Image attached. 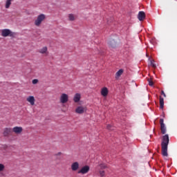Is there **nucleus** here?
<instances>
[{
    "label": "nucleus",
    "instance_id": "obj_1",
    "mask_svg": "<svg viewBox=\"0 0 177 177\" xmlns=\"http://www.w3.org/2000/svg\"><path fill=\"white\" fill-rule=\"evenodd\" d=\"M169 142V136L167 134L162 136V141L161 143L162 147V155L163 156H167V149H168V145Z\"/></svg>",
    "mask_w": 177,
    "mask_h": 177
},
{
    "label": "nucleus",
    "instance_id": "obj_2",
    "mask_svg": "<svg viewBox=\"0 0 177 177\" xmlns=\"http://www.w3.org/2000/svg\"><path fill=\"white\" fill-rule=\"evenodd\" d=\"M16 33L15 32H12L10 29H3L1 30V37H15Z\"/></svg>",
    "mask_w": 177,
    "mask_h": 177
},
{
    "label": "nucleus",
    "instance_id": "obj_3",
    "mask_svg": "<svg viewBox=\"0 0 177 177\" xmlns=\"http://www.w3.org/2000/svg\"><path fill=\"white\" fill-rule=\"evenodd\" d=\"M44 20H45V15L41 14L39 15L37 19L35 21V26H36L37 27H39Z\"/></svg>",
    "mask_w": 177,
    "mask_h": 177
},
{
    "label": "nucleus",
    "instance_id": "obj_4",
    "mask_svg": "<svg viewBox=\"0 0 177 177\" xmlns=\"http://www.w3.org/2000/svg\"><path fill=\"white\" fill-rule=\"evenodd\" d=\"M59 102L62 104H66L68 102V95L66 93H62L59 97Z\"/></svg>",
    "mask_w": 177,
    "mask_h": 177
},
{
    "label": "nucleus",
    "instance_id": "obj_5",
    "mask_svg": "<svg viewBox=\"0 0 177 177\" xmlns=\"http://www.w3.org/2000/svg\"><path fill=\"white\" fill-rule=\"evenodd\" d=\"M12 128L10 127H6L3 129V135L6 138L10 136V135H12Z\"/></svg>",
    "mask_w": 177,
    "mask_h": 177
},
{
    "label": "nucleus",
    "instance_id": "obj_6",
    "mask_svg": "<svg viewBox=\"0 0 177 177\" xmlns=\"http://www.w3.org/2000/svg\"><path fill=\"white\" fill-rule=\"evenodd\" d=\"M86 111V107L83 106H79L75 109V113L77 114H82Z\"/></svg>",
    "mask_w": 177,
    "mask_h": 177
},
{
    "label": "nucleus",
    "instance_id": "obj_7",
    "mask_svg": "<svg viewBox=\"0 0 177 177\" xmlns=\"http://www.w3.org/2000/svg\"><path fill=\"white\" fill-rule=\"evenodd\" d=\"M12 132L15 133V135H21L23 132V127H15L12 129Z\"/></svg>",
    "mask_w": 177,
    "mask_h": 177
},
{
    "label": "nucleus",
    "instance_id": "obj_8",
    "mask_svg": "<svg viewBox=\"0 0 177 177\" xmlns=\"http://www.w3.org/2000/svg\"><path fill=\"white\" fill-rule=\"evenodd\" d=\"M89 170H90L89 166L85 165V166L82 167L81 168V169L77 171V173L82 174H86L89 171Z\"/></svg>",
    "mask_w": 177,
    "mask_h": 177
},
{
    "label": "nucleus",
    "instance_id": "obj_9",
    "mask_svg": "<svg viewBox=\"0 0 177 177\" xmlns=\"http://www.w3.org/2000/svg\"><path fill=\"white\" fill-rule=\"evenodd\" d=\"M160 130H161L162 133L165 134L166 127H165V125L164 124V120L163 119L160 120Z\"/></svg>",
    "mask_w": 177,
    "mask_h": 177
},
{
    "label": "nucleus",
    "instance_id": "obj_10",
    "mask_svg": "<svg viewBox=\"0 0 177 177\" xmlns=\"http://www.w3.org/2000/svg\"><path fill=\"white\" fill-rule=\"evenodd\" d=\"M26 100L30 103V106H34V104H35V97L32 95L28 97Z\"/></svg>",
    "mask_w": 177,
    "mask_h": 177
},
{
    "label": "nucleus",
    "instance_id": "obj_11",
    "mask_svg": "<svg viewBox=\"0 0 177 177\" xmlns=\"http://www.w3.org/2000/svg\"><path fill=\"white\" fill-rule=\"evenodd\" d=\"M71 169L73 171H75L77 170H78V169H80V163L78 162H74L71 166Z\"/></svg>",
    "mask_w": 177,
    "mask_h": 177
},
{
    "label": "nucleus",
    "instance_id": "obj_12",
    "mask_svg": "<svg viewBox=\"0 0 177 177\" xmlns=\"http://www.w3.org/2000/svg\"><path fill=\"white\" fill-rule=\"evenodd\" d=\"M109 93V90L106 87H104L101 89V95L103 97H106Z\"/></svg>",
    "mask_w": 177,
    "mask_h": 177
},
{
    "label": "nucleus",
    "instance_id": "obj_13",
    "mask_svg": "<svg viewBox=\"0 0 177 177\" xmlns=\"http://www.w3.org/2000/svg\"><path fill=\"white\" fill-rule=\"evenodd\" d=\"M138 19L142 21L145 19V14L144 12L141 11L138 13Z\"/></svg>",
    "mask_w": 177,
    "mask_h": 177
},
{
    "label": "nucleus",
    "instance_id": "obj_14",
    "mask_svg": "<svg viewBox=\"0 0 177 177\" xmlns=\"http://www.w3.org/2000/svg\"><path fill=\"white\" fill-rule=\"evenodd\" d=\"M81 99V95L80 93H76L73 97V101L75 103H78Z\"/></svg>",
    "mask_w": 177,
    "mask_h": 177
},
{
    "label": "nucleus",
    "instance_id": "obj_15",
    "mask_svg": "<svg viewBox=\"0 0 177 177\" xmlns=\"http://www.w3.org/2000/svg\"><path fill=\"white\" fill-rule=\"evenodd\" d=\"M13 0H6L5 3V8L6 9H9L10 8V5H12V2Z\"/></svg>",
    "mask_w": 177,
    "mask_h": 177
},
{
    "label": "nucleus",
    "instance_id": "obj_16",
    "mask_svg": "<svg viewBox=\"0 0 177 177\" xmlns=\"http://www.w3.org/2000/svg\"><path fill=\"white\" fill-rule=\"evenodd\" d=\"M123 73V70L122 69H120V70H119L117 73H116V74H115V78L116 79H118L120 76H121V75Z\"/></svg>",
    "mask_w": 177,
    "mask_h": 177
},
{
    "label": "nucleus",
    "instance_id": "obj_17",
    "mask_svg": "<svg viewBox=\"0 0 177 177\" xmlns=\"http://www.w3.org/2000/svg\"><path fill=\"white\" fill-rule=\"evenodd\" d=\"M160 108L161 109L164 108V99L161 96L160 97Z\"/></svg>",
    "mask_w": 177,
    "mask_h": 177
},
{
    "label": "nucleus",
    "instance_id": "obj_18",
    "mask_svg": "<svg viewBox=\"0 0 177 177\" xmlns=\"http://www.w3.org/2000/svg\"><path fill=\"white\" fill-rule=\"evenodd\" d=\"M68 17L69 21H71L75 20V16L73 14H69Z\"/></svg>",
    "mask_w": 177,
    "mask_h": 177
},
{
    "label": "nucleus",
    "instance_id": "obj_19",
    "mask_svg": "<svg viewBox=\"0 0 177 177\" xmlns=\"http://www.w3.org/2000/svg\"><path fill=\"white\" fill-rule=\"evenodd\" d=\"M5 171V165L0 163V172Z\"/></svg>",
    "mask_w": 177,
    "mask_h": 177
},
{
    "label": "nucleus",
    "instance_id": "obj_20",
    "mask_svg": "<svg viewBox=\"0 0 177 177\" xmlns=\"http://www.w3.org/2000/svg\"><path fill=\"white\" fill-rule=\"evenodd\" d=\"M99 167H100L101 169H106L107 167V166L104 163L100 164Z\"/></svg>",
    "mask_w": 177,
    "mask_h": 177
},
{
    "label": "nucleus",
    "instance_id": "obj_21",
    "mask_svg": "<svg viewBox=\"0 0 177 177\" xmlns=\"http://www.w3.org/2000/svg\"><path fill=\"white\" fill-rule=\"evenodd\" d=\"M32 84H33V85H35L36 84H38V80L37 79H34L32 81Z\"/></svg>",
    "mask_w": 177,
    "mask_h": 177
},
{
    "label": "nucleus",
    "instance_id": "obj_22",
    "mask_svg": "<svg viewBox=\"0 0 177 177\" xmlns=\"http://www.w3.org/2000/svg\"><path fill=\"white\" fill-rule=\"evenodd\" d=\"M99 173L101 177H103L105 174L104 171H100Z\"/></svg>",
    "mask_w": 177,
    "mask_h": 177
},
{
    "label": "nucleus",
    "instance_id": "obj_23",
    "mask_svg": "<svg viewBox=\"0 0 177 177\" xmlns=\"http://www.w3.org/2000/svg\"><path fill=\"white\" fill-rule=\"evenodd\" d=\"M148 82H149V86H152L153 85V82L151 81V79H149V80H148Z\"/></svg>",
    "mask_w": 177,
    "mask_h": 177
},
{
    "label": "nucleus",
    "instance_id": "obj_24",
    "mask_svg": "<svg viewBox=\"0 0 177 177\" xmlns=\"http://www.w3.org/2000/svg\"><path fill=\"white\" fill-rule=\"evenodd\" d=\"M150 64H151V66L153 68H155L156 67V64L153 63V61H151Z\"/></svg>",
    "mask_w": 177,
    "mask_h": 177
},
{
    "label": "nucleus",
    "instance_id": "obj_25",
    "mask_svg": "<svg viewBox=\"0 0 177 177\" xmlns=\"http://www.w3.org/2000/svg\"><path fill=\"white\" fill-rule=\"evenodd\" d=\"M106 127H107V129H108L109 130H113V129H112V128H113L112 126L110 125V124H108Z\"/></svg>",
    "mask_w": 177,
    "mask_h": 177
},
{
    "label": "nucleus",
    "instance_id": "obj_26",
    "mask_svg": "<svg viewBox=\"0 0 177 177\" xmlns=\"http://www.w3.org/2000/svg\"><path fill=\"white\" fill-rule=\"evenodd\" d=\"M40 53H45V48H43L41 50H39Z\"/></svg>",
    "mask_w": 177,
    "mask_h": 177
},
{
    "label": "nucleus",
    "instance_id": "obj_27",
    "mask_svg": "<svg viewBox=\"0 0 177 177\" xmlns=\"http://www.w3.org/2000/svg\"><path fill=\"white\" fill-rule=\"evenodd\" d=\"M60 155H62V152H59L57 154L55 155V156L57 157V156H60Z\"/></svg>",
    "mask_w": 177,
    "mask_h": 177
},
{
    "label": "nucleus",
    "instance_id": "obj_28",
    "mask_svg": "<svg viewBox=\"0 0 177 177\" xmlns=\"http://www.w3.org/2000/svg\"><path fill=\"white\" fill-rule=\"evenodd\" d=\"M161 95H163V96L165 97H166V95L165 93H164L163 91H161Z\"/></svg>",
    "mask_w": 177,
    "mask_h": 177
},
{
    "label": "nucleus",
    "instance_id": "obj_29",
    "mask_svg": "<svg viewBox=\"0 0 177 177\" xmlns=\"http://www.w3.org/2000/svg\"><path fill=\"white\" fill-rule=\"evenodd\" d=\"M46 50H48V48H45V50H46Z\"/></svg>",
    "mask_w": 177,
    "mask_h": 177
}]
</instances>
